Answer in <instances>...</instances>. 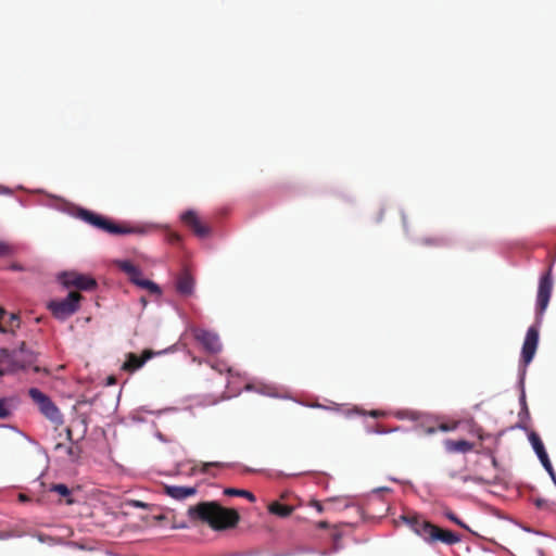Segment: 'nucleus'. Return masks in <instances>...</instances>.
Here are the masks:
<instances>
[{
    "label": "nucleus",
    "instance_id": "obj_1",
    "mask_svg": "<svg viewBox=\"0 0 556 556\" xmlns=\"http://www.w3.org/2000/svg\"><path fill=\"white\" fill-rule=\"evenodd\" d=\"M188 516L190 520L206 523L217 531L235 528L240 520L236 509L224 507L214 501L190 506Z\"/></svg>",
    "mask_w": 556,
    "mask_h": 556
},
{
    "label": "nucleus",
    "instance_id": "obj_2",
    "mask_svg": "<svg viewBox=\"0 0 556 556\" xmlns=\"http://www.w3.org/2000/svg\"><path fill=\"white\" fill-rule=\"evenodd\" d=\"M399 519L429 545L440 542L451 546L459 543L462 540L458 534L440 528L415 511H407L401 515Z\"/></svg>",
    "mask_w": 556,
    "mask_h": 556
},
{
    "label": "nucleus",
    "instance_id": "obj_3",
    "mask_svg": "<svg viewBox=\"0 0 556 556\" xmlns=\"http://www.w3.org/2000/svg\"><path fill=\"white\" fill-rule=\"evenodd\" d=\"M37 354L28 349L23 342L17 350L10 351L8 349H0V376L16 372L31 368L35 372H40L42 369L36 365Z\"/></svg>",
    "mask_w": 556,
    "mask_h": 556
},
{
    "label": "nucleus",
    "instance_id": "obj_4",
    "mask_svg": "<svg viewBox=\"0 0 556 556\" xmlns=\"http://www.w3.org/2000/svg\"><path fill=\"white\" fill-rule=\"evenodd\" d=\"M77 216L92 227L110 235H146L150 230L148 226H131L126 223L117 224L111 218L86 208H80Z\"/></svg>",
    "mask_w": 556,
    "mask_h": 556
},
{
    "label": "nucleus",
    "instance_id": "obj_5",
    "mask_svg": "<svg viewBox=\"0 0 556 556\" xmlns=\"http://www.w3.org/2000/svg\"><path fill=\"white\" fill-rule=\"evenodd\" d=\"M81 300L79 292L71 291L65 299L50 301L47 307L56 319L65 320L79 309Z\"/></svg>",
    "mask_w": 556,
    "mask_h": 556
},
{
    "label": "nucleus",
    "instance_id": "obj_6",
    "mask_svg": "<svg viewBox=\"0 0 556 556\" xmlns=\"http://www.w3.org/2000/svg\"><path fill=\"white\" fill-rule=\"evenodd\" d=\"M118 268L124 271L129 280L141 289L148 290L150 293L161 295V288L153 281L142 277V271L139 267L134 265L130 261H118Z\"/></svg>",
    "mask_w": 556,
    "mask_h": 556
},
{
    "label": "nucleus",
    "instance_id": "obj_7",
    "mask_svg": "<svg viewBox=\"0 0 556 556\" xmlns=\"http://www.w3.org/2000/svg\"><path fill=\"white\" fill-rule=\"evenodd\" d=\"M29 397L36 403L40 413L55 424L62 422V414L51 399L37 388L28 390Z\"/></svg>",
    "mask_w": 556,
    "mask_h": 556
},
{
    "label": "nucleus",
    "instance_id": "obj_8",
    "mask_svg": "<svg viewBox=\"0 0 556 556\" xmlns=\"http://www.w3.org/2000/svg\"><path fill=\"white\" fill-rule=\"evenodd\" d=\"M553 290L552 268L549 267L546 274H544L539 282L538 298H536V315L538 323H540L541 316L545 312Z\"/></svg>",
    "mask_w": 556,
    "mask_h": 556
},
{
    "label": "nucleus",
    "instance_id": "obj_9",
    "mask_svg": "<svg viewBox=\"0 0 556 556\" xmlns=\"http://www.w3.org/2000/svg\"><path fill=\"white\" fill-rule=\"evenodd\" d=\"M60 280L66 288L75 287L78 290L88 291L97 287V281L92 277L75 271L61 274Z\"/></svg>",
    "mask_w": 556,
    "mask_h": 556
},
{
    "label": "nucleus",
    "instance_id": "obj_10",
    "mask_svg": "<svg viewBox=\"0 0 556 556\" xmlns=\"http://www.w3.org/2000/svg\"><path fill=\"white\" fill-rule=\"evenodd\" d=\"M539 344V327L536 325L528 328L521 349V363L528 366L536 352Z\"/></svg>",
    "mask_w": 556,
    "mask_h": 556
},
{
    "label": "nucleus",
    "instance_id": "obj_11",
    "mask_svg": "<svg viewBox=\"0 0 556 556\" xmlns=\"http://www.w3.org/2000/svg\"><path fill=\"white\" fill-rule=\"evenodd\" d=\"M181 222L199 238L211 235V227L202 222L197 212L189 210L181 214Z\"/></svg>",
    "mask_w": 556,
    "mask_h": 556
},
{
    "label": "nucleus",
    "instance_id": "obj_12",
    "mask_svg": "<svg viewBox=\"0 0 556 556\" xmlns=\"http://www.w3.org/2000/svg\"><path fill=\"white\" fill-rule=\"evenodd\" d=\"M193 336L206 352L217 354L222 351V343L215 332L197 328L193 330Z\"/></svg>",
    "mask_w": 556,
    "mask_h": 556
},
{
    "label": "nucleus",
    "instance_id": "obj_13",
    "mask_svg": "<svg viewBox=\"0 0 556 556\" xmlns=\"http://www.w3.org/2000/svg\"><path fill=\"white\" fill-rule=\"evenodd\" d=\"M529 440H530L531 445H532L533 450L535 451L540 462L542 463L543 467L545 468V470L549 473V476L556 483V475L554 472L553 466L549 462L548 455L545 451V447H544V444H543L541 438L535 432H531L529 434Z\"/></svg>",
    "mask_w": 556,
    "mask_h": 556
},
{
    "label": "nucleus",
    "instance_id": "obj_14",
    "mask_svg": "<svg viewBox=\"0 0 556 556\" xmlns=\"http://www.w3.org/2000/svg\"><path fill=\"white\" fill-rule=\"evenodd\" d=\"M153 355L154 352L151 350H144L140 356L135 353H128L122 368L126 371L132 372L141 368Z\"/></svg>",
    "mask_w": 556,
    "mask_h": 556
},
{
    "label": "nucleus",
    "instance_id": "obj_15",
    "mask_svg": "<svg viewBox=\"0 0 556 556\" xmlns=\"http://www.w3.org/2000/svg\"><path fill=\"white\" fill-rule=\"evenodd\" d=\"M194 278L187 268H184L176 279V290L184 296H189L194 290Z\"/></svg>",
    "mask_w": 556,
    "mask_h": 556
},
{
    "label": "nucleus",
    "instance_id": "obj_16",
    "mask_svg": "<svg viewBox=\"0 0 556 556\" xmlns=\"http://www.w3.org/2000/svg\"><path fill=\"white\" fill-rule=\"evenodd\" d=\"M164 491H165L166 495L170 496L172 498L178 500V501L193 496L198 492L197 488H194V486H180V485H165Z\"/></svg>",
    "mask_w": 556,
    "mask_h": 556
},
{
    "label": "nucleus",
    "instance_id": "obj_17",
    "mask_svg": "<svg viewBox=\"0 0 556 556\" xmlns=\"http://www.w3.org/2000/svg\"><path fill=\"white\" fill-rule=\"evenodd\" d=\"M395 418L400 420L408 419L417 424V428L424 430L428 416L412 409H401L394 413Z\"/></svg>",
    "mask_w": 556,
    "mask_h": 556
},
{
    "label": "nucleus",
    "instance_id": "obj_18",
    "mask_svg": "<svg viewBox=\"0 0 556 556\" xmlns=\"http://www.w3.org/2000/svg\"><path fill=\"white\" fill-rule=\"evenodd\" d=\"M444 448L447 453H462L466 454L473 450V443L467 440H451L447 439L443 442Z\"/></svg>",
    "mask_w": 556,
    "mask_h": 556
},
{
    "label": "nucleus",
    "instance_id": "obj_19",
    "mask_svg": "<svg viewBox=\"0 0 556 556\" xmlns=\"http://www.w3.org/2000/svg\"><path fill=\"white\" fill-rule=\"evenodd\" d=\"M5 314H7L5 311L2 307H0V319H2L5 316ZM18 327H20V317L16 314H11L9 316V319L5 324V326L0 323V332L5 333L9 331H13L15 328H18Z\"/></svg>",
    "mask_w": 556,
    "mask_h": 556
},
{
    "label": "nucleus",
    "instance_id": "obj_20",
    "mask_svg": "<svg viewBox=\"0 0 556 556\" xmlns=\"http://www.w3.org/2000/svg\"><path fill=\"white\" fill-rule=\"evenodd\" d=\"M455 428L456 425L448 426L447 424L444 422L437 424L433 422L430 417H428V421L426 422V426L422 431L427 434H432L435 433L438 430L447 432L454 430Z\"/></svg>",
    "mask_w": 556,
    "mask_h": 556
},
{
    "label": "nucleus",
    "instance_id": "obj_21",
    "mask_svg": "<svg viewBox=\"0 0 556 556\" xmlns=\"http://www.w3.org/2000/svg\"><path fill=\"white\" fill-rule=\"evenodd\" d=\"M269 513L277 515L279 517L286 518L289 517L293 513V507L289 505H283L278 502H274L268 506Z\"/></svg>",
    "mask_w": 556,
    "mask_h": 556
},
{
    "label": "nucleus",
    "instance_id": "obj_22",
    "mask_svg": "<svg viewBox=\"0 0 556 556\" xmlns=\"http://www.w3.org/2000/svg\"><path fill=\"white\" fill-rule=\"evenodd\" d=\"M61 448H65V452L67 454V456L70 457L71 460L75 462L77 460L79 457H80V454H81V448L80 446L78 445V443H71L70 446H64V444L62 443H58L55 445V450H61Z\"/></svg>",
    "mask_w": 556,
    "mask_h": 556
},
{
    "label": "nucleus",
    "instance_id": "obj_23",
    "mask_svg": "<svg viewBox=\"0 0 556 556\" xmlns=\"http://www.w3.org/2000/svg\"><path fill=\"white\" fill-rule=\"evenodd\" d=\"M497 479V475H486V476H464L462 478L463 482H475V483H486L491 484L494 483Z\"/></svg>",
    "mask_w": 556,
    "mask_h": 556
},
{
    "label": "nucleus",
    "instance_id": "obj_24",
    "mask_svg": "<svg viewBox=\"0 0 556 556\" xmlns=\"http://www.w3.org/2000/svg\"><path fill=\"white\" fill-rule=\"evenodd\" d=\"M533 504L535 505V507L538 509L543 510L545 513H555L556 511V504L546 498L534 497Z\"/></svg>",
    "mask_w": 556,
    "mask_h": 556
},
{
    "label": "nucleus",
    "instance_id": "obj_25",
    "mask_svg": "<svg viewBox=\"0 0 556 556\" xmlns=\"http://www.w3.org/2000/svg\"><path fill=\"white\" fill-rule=\"evenodd\" d=\"M224 494L228 495V496H242V497L248 498L252 503H254L256 501V497L254 496V494L247 490L227 488L224 490Z\"/></svg>",
    "mask_w": 556,
    "mask_h": 556
},
{
    "label": "nucleus",
    "instance_id": "obj_26",
    "mask_svg": "<svg viewBox=\"0 0 556 556\" xmlns=\"http://www.w3.org/2000/svg\"><path fill=\"white\" fill-rule=\"evenodd\" d=\"M420 243L427 247H443L447 244V240L442 236H431L421 238Z\"/></svg>",
    "mask_w": 556,
    "mask_h": 556
},
{
    "label": "nucleus",
    "instance_id": "obj_27",
    "mask_svg": "<svg viewBox=\"0 0 556 556\" xmlns=\"http://www.w3.org/2000/svg\"><path fill=\"white\" fill-rule=\"evenodd\" d=\"M49 490L51 492L58 493L59 495H61L63 497H66V503L67 504H72L73 503V500L70 497L71 496V490L67 488V485H65L63 483L52 484Z\"/></svg>",
    "mask_w": 556,
    "mask_h": 556
},
{
    "label": "nucleus",
    "instance_id": "obj_28",
    "mask_svg": "<svg viewBox=\"0 0 556 556\" xmlns=\"http://www.w3.org/2000/svg\"><path fill=\"white\" fill-rule=\"evenodd\" d=\"M12 415L11 400L0 399V419H7Z\"/></svg>",
    "mask_w": 556,
    "mask_h": 556
},
{
    "label": "nucleus",
    "instance_id": "obj_29",
    "mask_svg": "<svg viewBox=\"0 0 556 556\" xmlns=\"http://www.w3.org/2000/svg\"><path fill=\"white\" fill-rule=\"evenodd\" d=\"M443 514L452 522L456 523L457 526L464 529H468L467 525L464 523L451 509H445Z\"/></svg>",
    "mask_w": 556,
    "mask_h": 556
},
{
    "label": "nucleus",
    "instance_id": "obj_30",
    "mask_svg": "<svg viewBox=\"0 0 556 556\" xmlns=\"http://www.w3.org/2000/svg\"><path fill=\"white\" fill-rule=\"evenodd\" d=\"M14 253V247L8 242L0 241V257L10 256Z\"/></svg>",
    "mask_w": 556,
    "mask_h": 556
},
{
    "label": "nucleus",
    "instance_id": "obj_31",
    "mask_svg": "<svg viewBox=\"0 0 556 556\" xmlns=\"http://www.w3.org/2000/svg\"><path fill=\"white\" fill-rule=\"evenodd\" d=\"M395 430H397V428H395ZM392 431H394V429H388L386 426L381 424H376L375 426L368 428V432L377 434H386Z\"/></svg>",
    "mask_w": 556,
    "mask_h": 556
},
{
    "label": "nucleus",
    "instance_id": "obj_32",
    "mask_svg": "<svg viewBox=\"0 0 556 556\" xmlns=\"http://www.w3.org/2000/svg\"><path fill=\"white\" fill-rule=\"evenodd\" d=\"M224 466H225V464L224 463H219V462L202 463L201 467H200V471L202 473H206V472H208V469L211 467L223 468Z\"/></svg>",
    "mask_w": 556,
    "mask_h": 556
},
{
    "label": "nucleus",
    "instance_id": "obj_33",
    "mask_svg": "<svg viewBox=\"0 0 556 556\" xmlns=\"http://www.w3.org/2000/svg\"><path fill=\"white\" fill-rule=\"evenodd\" d=\"M167 241L172 244H178L181 241V237L179 233L170 231L167 235Z\"/></svg>",
    "mask_w": 556,
    "mask_h": 556
},
{
    "label": "nucleus",
    "instance_id": "obj_34",
    "mask_svg": "<svg viewBox=\"0 0 556 556\" xmlns=\"http://www.w3.org/2000/svg\"><path fill=\"white\" fill-rule=\"evenodd\" d=\"M309 506L314 507L318 513L324 511V506L319 501H316V500L311 501Z\"/></svg>",
    "mask_w": 556,
    "mask_h": 556
},
{
    "label": "nucleus",
    "instance_id": "obj_35",
    "mask_svg": "<svg viewBox=\"0 0 556 556\" xmlns=\"http://www.w3.org/2000/svg\"><path fill=\"white\" fill-rule=\"evenodd\" d=\"M369 416L374 418H381L384 417L387 414L383 410L374 409L368 413Z\"/></svg>",
    "mask_w": 556,
    "mask_h": 556
},
{
    "label": "nucleus",
    "instance_id": "obj_36",
    "mask_svg": "<svg viewBox=\"0 0 556 556\" xmlns=\"http://www.w3.org/2000/svg\"><path fill=\"white\" fill-rule=\"evenodd\" d=\"M489 455H490V458H491L492 466L496 469L498 464H497V460H496L495 456L493 455L492 452H489Z\"/></svg>",
    "mask_w": 556,
    "mask_h": 556
},
{
    "label": "nucleus",
    "instance_id": "obj_37",
    "mask_svg": "<svg viewBox=\"0 0 556 556\" xmlns=\"http://www.w3.org/2000/svg\"><path fill=\"white\" fill-rule=\"evenodd\" d=\"M66 438H67V440H68L71 443H75V442L73 441V432H72V429H71V428H67V429H66Z\"/></svg>",
    "mask_w": 556,
    "mask_h": 556
},
{
    "label": "nucleus",
    "instance_id": "obj_38",
    "mask_svg": "<svg viewBox=\"0 0 556 556\" xmlns=\"http://www.w3.org/2000/svg\"><path fill=\"white\" fill-rule=\"evenodd\" d=\"M132 506L135 507H140V508H146L147 507V504L143 503V502H140V501H134L132 502Z\"/></svg>",
    "mask_w": 556,
    "mask_h": 556
},
{
    "label": "nucleus",
    "instance_id": "obj_39",
    "mask_svg": "<svg viewBox=\"0 0 556 556\" xmlns=\"http://www.w3.org/2000/svg\"><path fill=\"white\" fill-rule=\"evenodd\" d=\"M317 528H319V529H327V528H329V523L327 521H319L317 523Z\"/></svg>",
    "mask_w": 556,
    "mask_h": 556
},
{
    "label": "nucleus",
    "instance_id": "obj_40",
    "mask_svg": "<svg viewBox=\"0 0 556 556\" xmlns=\"http://www.w3.org/2000/svg\"><path fill=\"white\" fill-rule=\"evenodd\" d=\"M212 367H213L214 369L218 370L220 374H222V372H223V370H224V368H223L222 366H218V367H217V366L213 365Z\"/></svg>",
    "mask_w": 556,
    "mask_h": 556
},
{
    "label": "nucleus",
    "instance_id": "obj_41",
    "mask_svg": "<svg viewBox=\"0 0 556 556\" xmlns=\"http://www.w3.org/2000/svg\"><path fill=\"white\" fill-rule=\"evenodd\" d=\"M114 382H115V379H114V377H110V378H109V381H108V383H109V384H113Z\"/></svg>",
    "mask_w": 556,
    "mask_h": 556
},
{
    "label": "nucleus",
    "instance_id": "obj_42",
    "mask_svg": "<svg viewBox=\"0 0 556 556\" xmlns=\"http://www.w3.org/2000/svg\"><path fill=\"white\" fill-rule=\"evenodd\" d=\"M20 500L21 501H25L26 500V496L24 494H20Z\"/></svg>",
    "mask_w": 556,
    "mask_h": 556
},
{
    "label": "nucleus",
    "instance_id": "obj_43",
    "mask_svg": "<svg viewBox=\"0 0 556 556\" xmlns=\"http://www.w3.org/2000/svg\"><path fill=\"white\" fill-rule=\"evenodd\" d=\"M313 407H321L319 404L312 405Z\"/></svg>",
    "mask_w": 556,
    "mask_h": 556
}]
</instances>
